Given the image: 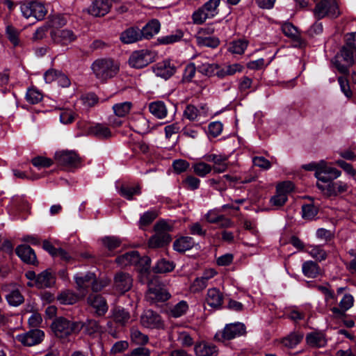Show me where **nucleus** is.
Returning a JSON list of instances; mask_svg holds the SVG:
<instances>
[{"label": "nucleus", "instance_id": "nucleus-14", "mask_svg": "<svg viewBox=\"0 0 356 356\" xmlns=\"http://www.w3.org/2000/svg\"><path fill=\"white\" fill-rule=\"evenodd\" d=\"M88 304L94 309L98 316H104L108 311V307L105 298L99 294H90L87 298Z\"/></svg>", "mask_w": 356, "mask_h": 356}, {"label": "nucleus", "instance_id": "nucleus-58", "mask_svg": "<svg viewBox=\"0 0 356 356\" xmlns=\"http://www.w3.org/2000/svg\"><path fill=\"white\" fill-rule=\"evenodd\" d=\"M31 163L38 168H48L53 164V161L47 157L37 156L31 160Z\"/></svg>", "mask_w": 356, "mask_h": 356}, {"label": "nucleus", "instance_id": "nucleus-46", "mask_svg": "<svg viewBox=\"0 0 356 356\" xmlns=\"http://www.w3.org/2000/svg\"><path fill=\"white\" fill-rule=\"evenodd\" d=\"M9 305L17 307L24 302V297L19 290H13L6 297Z\"/></svg>", "mask_w": 356, "mask_h": 356}, {"label": "nucleus", "instance_id": "nucleus-55", "mask_svg": "<svg viewBox=\"0 0 356 356\" xmlns=\"http://www.w3.org/2000/svg\"><path fill=\"white\" fill-rule=\"evenodd\" d=\"M248 46V42L244 40L234 41L229 47V51L233 54H241Z\"/></svg>", "mask_w": 356, "mask_h": 356}, {"label": "nucleus", "instance_id": "nucleus-42", "mask_svg": "<svg viewBox=\"0 0 356 356\" xmlns=\"http://www.w3.org/2000/svg\"><path fill=\"white\" fill-rule=\"evenodd\" d=\"M307 252L312 257L318 261L326 259L327 256L326 252L318 245H309Z\"/></svg>", "mask_w": 356, "mask_h": 356}, {"label": "nucleus", "instance_id": "nucleus-22", "mask_svg": "<svg viewBox=\"0 0 356 356\" xmlns=\"http://www.w3.org/2000/svg\"><path fill=\"white\" fill-rule=\"evenodd\" d=\"M110 8L108 0H95L89 8V13L95 17L104 16L108 13Z\"/></svg>", "mask_w": 356, "mask_h": 356}, {"label": "nucleus", "instance_id": "nucleus-61", "mask_svg": "<svg viewBox=\"0 0 356 356\" xmlns=\"http://www.w3.org/2000/svg\"><path fill=\"white\" fill-rule=\"evenodd\" d=\"M321 169L323 170L324 173L327 174L332 181L341 175V171L337 168L327 166L324 161H322Z\"/></svg>", "mask_w": 356, "mask_h": 356}, {"label": "nucleus", "instance_id": "nucleus-59", "mask_svg": "<svg viewBox=\"0 0 356 356\" xmlns=\"http://www.w3.org/2000/svg\"><path fill=\"white\" fill-rule=\"evenodd\" d=\"M200 115V111L193 105H188L184 111V116L190 121L195 120Z\"/></svg>", "mask_w": 356, "mask_h": 356}, {"label": "nucleus", "instance_id": "nucleus-62", "mask_svg": "<svg viewBox=\"0 0 356 356\" xmlns=\"http://www.w3.org/2000/svg\"><path fill=\"white\" fill-rule=\"evenodd\" d=\"M293 188V184L290 181H286L280 183L276 187V191L287 195V193L291 192Z\"/></svg>", "mask_w": 356, "mask_h": 356}, {"label": "nucleus", "instance_id": "nucleus-17", "mask_svg": "<svg viewBox=\"0 0 356 356\" xmlns=\"http://www.w3.org/2000/svg\"><path fill=\"white\" fill-rule=\"evenodd\" d=\"M81 330H83L84 334L92 336L102 331V326L97 321L88 318L84 322L77 321V333H79Z\"/></svg>", "mask_w": 356, "mask_h": 356}, {"label": "nucleus", "instance_id": "nucleus-35", "mask_svg": "<svg viewBox=\"0 0 356 356\" xmlns=\"http://www.w3.org/2000/svg\"><path fill=\"white\" fill-rule=\"evenodd\" d=\"M175 267V266L172 261L161 259L153 267V271L155 273H166L172 271Z\"/></svg>", "mask_w": 356, "mask_h": 356}, {"label": "nucleus", "instance_id": "nucleus-43", "mask_svg": "<svg viewBox=\"0 0 356 356\" xmlns=\"http://www.w3.org/2000/svg\"><path fill=\"white\" fill-rule=\"evenodd\" d=\"M114 321L122 326L125 325L130 319L129 313L123 308H116L113 311Z\"/></svg>", "mask_w": 356, "mask_h": 356}, {"label": "nucleus", "instance_id": "nucleus-53", "mask_svg": "<svg viewBox=\"0 0 356 356\" xmlns=\"http://www.w3.org/2000/svg\"><path fill=\"white\" fill-rule=\"evenodd\" d=\"M194 172L200 176V177H204L209 172H211L212 168L210 165L204 163V162H200L197 163H195L193 166Z\"/></svg>", "mask_w": 356, "mask_h": 356}, {"label": "nucleus", "instance_id": "nucleus-33", "mask_svg": "<svg viewBox=\"0 0 356 356\" xmlns=\"http://www.w3.org/2000/svg\"><path fill=\"white\" fill-rule=\"evenodd\" d=\"M303 334L299 332H293L284 337L281 343L288 348H293L297 346L303 339Z\"/></svg>", "mask_w": 356, "mask_h": 356}, {"label": "nucleus", "instance_id": "nucleus-52", "mask_svg": "<svg viewBox=\"0 0 356 356\" xmlns=\"http://www.w3.org/2000/svg\"><path fill=\"white\" fill-rule=\"evenodd\" d=\"M242 68V66L239 64L226 66L225 68L220 69V71H218V76L222 78L227 75H233L236 72H241Z\"/></svg>", "mask_w": 356, "mask_h": 356}, {"label": "nucleus", "instance_id": "nucleus-4", "mask_svg": "<svg viewBox=\"0 0 356 356\" xmlns=\"http://www.w3.org/2000/svg\"><path fill=\"white\" fill-rule=\"evenodd\" d=\"M220 0H209L195 10L192 15V19L195 24H202L207 19H212L218 13V6Z\"/></svg>", "mask_w": 356, "mask_h": 356}, {"label": "nucleus", "instance_id": "nucleus-57", "mask_svg": "<svg viewBox=\"0 0 356 356\" xmlns=\"http://www.w3.org/2000/svg\"><path fill=\"white\" fill-rule=\"evenodd\" d=\"M158 216L156 211H149L143 213L140 219L141 226H147L151 224Z\"/></svg>", "mask_w": 356, "mask_h": 356}, {"label": "nucleus", "instance_id": "nucleus-13", "mask_svg": "<svg viewBox=\"0 0 356 356\" xmlns=\"http://www.w3.org/2000/svg\"><path fill=\"white\" fill-rule=\"evenodd\" d=\"M316 186L327 196H337L347 191L348 188V184L341 181L337 182L331 181L327 184L316 183Z\"/></svg>", "mask_w": 356, "mask_h": 356}, {"label": "nucleus", "instance_id": "nucleus-63", "mask_svg": "<svg viewBox=\"0 0 356 356\" xmlns=\"http://www.w3.org/2000/svg\"><path fill=\"white\" fill-rule=\"evenodd\" d=\"M354 298L350 294H345L339 302V307L346 312L353 307Z\"/></svg>", "mask_w": 356, "mask_h": 356}, {"label": "nucleus", "instance_id": "nucleus-56", "mask_svg": "<svg viewBox=\"0 0 356 356\" xmlns=\"http://www.w3.org/2000/svg\"><path fill=\"white\" fill-rule=\"evenodd\" d=\"M283 33L291 38L296 39L298 37V31L296 26L291 23H285L282 26Z\"/></svg>", "mask_w": 356, "mask_h": 356}, {"label": "nucleus", "instance_id": "nucleus-15", "mask_svg": "<svg viewBox=\"0 0 356 356\" xmlns=\"http://www.w3.org/2000/svg\"><path fill=\"white\" fill-rule=\"evenodd\" d=\"M140 323L143 326L151 329L160 328L163 325L161 316L151 309L143 312L140 316Z\"/></svg>", "mask_w": 356, "mask_h": 356}, {"label": "nucleus", "instance_id": "nucleus-11", "mask_svg": "<svg viewBox=\"0 0 356 356\" xmlns=\"http://www.w3.org/2000/svg\"><path fill=\"white\" fill-rule=\"evenodd\" d=\"M133 286L132 277L127 273L118 272L113 280V287L120 293L129 291Z\"/></svg>", "mask_w": 356, "mask_h": 356}, {"label": "nucleus", "instance_id": "nucleus-48", "mask_svg": "<svg viewBox=\"0 0 356 356\" xmlns=\"http://www.w3.org/2000/svg\"><path fill=\"white\" fill-rule=\"evenodd\" d=\"M6 33L9 41L13 44V47L19 45V32L13 26H7Z\"/></svg>", "mask_w": 356, "mask_h": 356}, {"label": "nucleus", "instance_id": "nucleus-19", "mask_svg": "<svg viewBox=\"0 0 356 356\" xmlns=\"http://www.w3.org/2000/svg\"><path fill=\"white\" fill-rule=\"evenodd\" d=\"M17 255L25 263L34 264L37 258L34 250L28 245H19L15 249Z\"/></svg>", "mask_w": 356, "mask_h": 356}, {"label": "nucleus", "instance_id": "nucleus-40", "mask_svg": "<svg viewBox=\"0 0 356 356\" xmlns=\"http://www.w3.org/2000/svg\"><path fill=\"white\" fill-rule=\"evenodd\" d=\"M94 274L93 273L88 272L83 276L76 275L74 280L78 289H86L91 285V282L94 280Z\"/></svg>", "mask_w": 356, "mask_h": 356}, {"label": "nucleus", "instance_id": "nucleus-36", "mask_svg": "<svg viewBox=\"0 0 356 356\" xmlns=\"http://www.w3.org/2000/svg\"><path fill=\"white\" fill-rule=\"evenodd\" d=\"M120 193L124 198L131 200L134 195H140L141 193V187L139 184L122 186L120 189Z\"/></svg>", "mask_w": 356, "mask_h": 356}, {"label": "nucleus", "instance_id": "nucleus-47", "mask_svg": "<svg viewBox=\"0 0 356 356\" xmlns=\"http://www.w3.org/2000/svg\"><path fill=\"white\" fill-rule=\"evenodd\" d=\"M131 340L138 345H144L148 342L147 335L142 333L138 328L133 327L131 330Z\"/></svg>", "mask_w": 356, "mask_h": 356}, {"label": "nucleus", "instance_id": "nucleus-20", "mask_svg": "<svg viewBox=\"0 0 356 356\" xmlns=\"http://www.w3.org/2000/svg\"><path fill=\"white\" fill-rule=\"evenodd\" d=\"M88 135L104 140L110 138L112 136V133L107 125L97 123L89 127Z\"/></svg>", "mask_w": 356, "mask_h": 356}, {"label": "nucleus", "instance_id": "nucleus-49", "mask_svg": "<svg viewBox=\"0 0 356 356\" xmlns=\"http://www.w3.org/2000/svg\"><path fill=\"white\" fill-rule=\"evenodd\" d=\"M188 309L186 301L181 300L175 305L170 311V315L175 318H178L184 314Z\"/></svg>", "mask_w": 356, "mask_h": 356}, {"label": "nucleus", "instance_id": "nucleus-8", "mask_svg": "<svg viewBox=\"0 0 356 356\" xmlns=\"http://www.w3.org/2000/svg\"><path fill=\"white\" fill-rule=\"evenodd\" d=\"M245 332V327L243 323H235L225 325L222 331L215 334V339L224 342L225 341L232 340L236 337L243 335Z\"/></svg>", "mask_w": 356, "mask_h": 356}, {"label": "nucleus", "instance_id": "nucleus-64", "mask_svg": "<svg viewBox=\"0 0 356 356\" xmlns=\"http://www.w3.org/2000/svg\"><path fill=\"white\" fill-rule=\"evenodd\" d=\"M172 166L177 173L185 172L189 168V163L186 160L178 159L173 162Z\"/></svg>", "mask_w": 356, "mask_h": 356}, {"label": "nucleus", "instance_id": "nucleus-24", "mask_svg": "<svg viewBox=\"0 0 356 356\" xmlns=\"http://www.w3.org/2000/svg\"><path fill=\"white\" fill-rule=\"evenodd\" d=\"M223 301L222 293L216 288H212L208 290L206 298V302L211 307L219 308Z\"/></svg>", "mask_w": 356, "mask_h": 356}, {"label": "nucleus", "instance_id": "nucleus-10", "mask_svg": "<svg viewBox=\"0 0 356 356\" xmlns=\"http://www.w3.org/2000/svg\"><path fill=\"white\" fill-rule=\"evenodd\" d=\"M153 61L154 56L147 49L133 52L129 59V65L135 68L144 67Z\"/></svg>", "mask_w": 356, "mask_h": 356}, {"label": "nucleus", "instance_id": "nucleus-23", "mask_svg": "<svg viewBox=\"0 0 356 356\" xmlns=\"http://www.w3.org/2000/svg\"><path fill=\"white\" fill-rule=\"evenodd\" d=\"M175 67L174 65H171L168 61H164L162 63H159L154 67V72L156 75L165 79L172 76L175 73Z\"/></svg>", "mask_w": 356, "mask_h": 356}, {"label": "nucleus", "instance_id": "nucleus-54", "mask_svg": "<svg viewBox=\"0 0 356 356\" xmlns=\"http://www.w3.org/2000/svg\"><path fill=\"white\" fill-rule=\"evenodd\" d=\"M302 216L304 219L312 220L318 213V209L313 204H305L302 207Z\"/></svg>", "mask_w": 356, "mask_h": 356}, {"label": "nucleus", "instance_id": "nucleus-16", "mask_svg": "<svg viewBox=\"0 0 356 356\" xmlns=\"http://www.w3.org/2000/svg\"><path fill=\"white\" fill-rule=\"evenodd\" d=\"M50 36L54 42L63 45H67L76 39L73 31L69 29L51 30Z\"/></svg>", "mask_w": 356, "mask_h": 356}, {"label": "nucleus", "instance_id": "nucleus-51", "mask_svg": "<svg viewBox=\"0 0 356 356\" xmlns=\"http://www.w3.org/2000/svg\"><path fill=\"white\" fill-rule=\"evenodd\" d=\"M42 94L35 88H29L26 95V99L32 104H35L42 99Z\"/></svg>", "mask_w": 356, "mask_h": 356}, {"label": "nucleus", "instance_id": "nucleus-29", "mask_svg": "<svg viewBox=\"0 0 356 356\" xmlns=\"http://www.w3.org/2000/svg\"><path fill=\"white\" fill-rule=\"evenodd\" d=\"M303 274L310 278H315L321 274V268L318 264L313 261H307L302 264Z\"/></svg>", "mask_w": 356, "mask_h": 356}, {"label": "nucleus", "instance_id": "nucleus-7", "mask_svg": "<svg viewBox=\"0 0 356 356\" xmlns=\"http://www.w3.org/2000/svg\"><path fill=\"white\" fill-rule=\"evenodd\" d=\"M21 11L26 19L33 18L36 20H42L47 13L44 5L38 1H31L21 6Z\"/></svg>", "mask_w": 356, "mask_h": 356}, {"label": "nucleus", "instance_id": "nucleus-44", "mask_svg": "<svg viewBox=\"0 0 356 356\" xmlns=\"http://www.w3.org/2000/svg\"><path fill=\"white\" fill-rule=\"evenodd\" d=\"M184 33L181 30H177L175 33L161 37L158 39V42L162 44H170L177 42L183 38Z\"/></svg>", "mask_w": 356, "mask_h": 356}, {"label": "nucleus", "instance_id": "nucleus-27", "mask_svg": "<svg viewBox=\"0 0 356 356\" xmlns=\"http://www.w3.org/2000/svg\"><path fill=\"white\" fill-rule=\"evenodd\" d=\"M195 245V241L192 237L181 236L175 241L173 248L175 250L179 252H184L191 250Z\"/></svg>", "mask_w": 356, "mask_h": 356}, {"label": "nucleus", "instance_id": "nucleus-50", "mask_svg": "<svg viewBox=\"0 0 356 356\" xmlns=\"http://www.w3.org/2000/svg\"><path fill=\"white\" fill-rule=\"evenodd\" d=\"M58 300L60 303L64 305H72L77 300L76 296L70 291H65L61 292L58 296Z\"/></svg>", "mask_w": 356, "mask_h": 356}, {"label": "nucleus", "instance_id": "nucleus-45", "mask_svg": "<svg viewBox=\"0 0 356 356\" xmlns=\"http://www.w3.org/2000/svg\"><path fill=\"white\" fill-rule=\"evenodd\" d=\"M132 107V103L130 102H125L122 103L115 104L113 106L115 114L118 117H124L129 112Z\"/></svg>", "mask_w": 356, "mask_h": 356}, {"label": "nucleus", "instance_id": "nucleus-39", "mask_svg": "<svg viewBox=\"0 0 356 356\" xmlns=\"http://www.w3.org/2000/svg\"><path fill=\"white\" fill-rule=\"evenodd\" d=\"M197 44L200 47H207L211 48H216L220 44V40L218 38L211 36H196Z\"/></svg>", "mask_w": 356, "mask_h": 356}, {"label": "nucleus", "instance_id": "nucleus-18", "mask_svg": "<svg viewBox=\"0 0 356 356\" xmlns=\"http://www.w3.org/2000/svg\"><path fill=\"white\" fill-rule=\"evenodd\" d=\"M56 283V276L50 269H47L37 275L36 287L38 289L50 288Z\"/></svg>", "mask_w": 356, "mask_h": 356}, {"label": "nucleus", "instance_id": "nucleus-5", "mask_svg": "<svg viewBox=\"0 0 356 356\" xmlns=\"http://www.w3.org/2000/svg\"><path fill=\"white\" fill-rule=\"evenodd\" d=\"M147 286L148 290L145 295V299L149 303L165 302L170 298L169 292L157 279L148 280Z\"/></svg>", "mask_w": 356, "mask_h": 356}, {"label": "nucleus", "instance_id": "nucleus-38", "mask_svg": "<svg viewBox=\"0 0 356 356\" xmlns=\"http://www.w3.org/2000/svg\"><path fill=\"white\" fill-rule=\"evenodd\" d=\"M67 24V19L60 14H57L49 17L47 24L51 30H60V29Z\"/></svg>", "mask_w": 356, "mask_h": 356}, {"label": "nucleus", "instance_id": "nucleus-6", "mask_svg": "<svg viewBox=\"0 0 356 356\" xmlns=\"http://www.w3.org/2000/svg\"><path fill=\"white\" fill-rule=\"evenodd\" d=\"M77 321H71L64 317L56 318L51 323V330L59 339H66L76 332Z\"/></svg>", "mask_w": 356, "mask_h": 356}, {"label": "nucleus", "instance_id": "nucleus-2", "mask_svg": "<svg viewBox=\"0 0 356 356\" xmlns=\"http://www.w3.org/2000/svg\"><path fill=\"white\" fill-rule=\"evenodd\" d=\"M91 69L96 78L106 81L117 75L119 65L110 58H100L93 62Z\"/></svg>", "mask_w": 356, "mask_h": 356}, {"label": "nucleus", "instance_id": "nucleus-37", "mask_svg": "<svg viewBox=\"0 0 356 356\" xmlns=\"http://www.w3.org/2000/svg\"><path fill=\"white\" fill-rule=\"evenodd\" d=\"M197 70L199 72L208 76H218V71H220V67L216 63H205L198 65Z\"/></svg>", "mask_w": 356, "mask_h": 356}, {"label": "nucleus", "instance_id": "nucleus-41", "mask_svg": "<svg viewBox=\"0 0 356 356\" xmlns=\"http://www.w3.org/2000/svg\"><path fill=\"white\" fill-rule=\"evenodd\" d=\"M154 230L155 234L159 236L170 235V232L173 230V226L164 220H160L154 225Z\"/></svg>", "mask_w": 356, "mask_h": 356}, {"label": "nucleus", "instance_id": "nucleus-1", "mask_svg": "<svg viewBox=\"0 0 356 356\" xmlns=\"http://www.w3.org/2000/svg\"><path fill=\"white\" fill-rule=\"evenodd\" d=\"M355 58L356 32L348 33L344 36V44L334 58V64L340 73L347 74Z\"/></svg>", "mask_w": 356, "mask_h": 356}, {"label": "nucleus", "instance_id": "nucleus-31", "mask_svg": "<svg viewBox=\"0 0 356 356\" xmlns=\"http://www.w3.org/2000/svg\"><path fill=\"white\" fill-rule=\"evenodd\" d=\"M150 113L159 119L167 117L168 109L162 102H152L149 106Z\"/></svg>", "mask_w": 356, "mask_h": 356}, {"label": "nucleus", "instance_id": "nucleus-34", "mask_svg": "<svg viewBox=\"0 0 356 356\" xmlns=\"http://www.w3.org/2000/svg\"><path fill=\"white\" fill-rule=\"evenodd\" d=\"M100 241L102 246L110 252L119 248L122 243V239L115 236H106L102 238Z\"/></svg>", "mask_w": 356, "mask_h": 356}, {"label": "nucleus", "instance_id": "nucleus-3", "mask_svg": "<svg viewBox=\"0 0 356 356\" xmlns=\"http://www.w3.org/2000/svg\"><path fill=\"white\" fill-rule=\"evenodd\" d=\"M313 13L317 19L325 17L335 19L341 15L339 5L335 0L319 1L316 3Z\"/></svg>", "mask_w": 356, "mask_h": 356}, {"label": "nucleus", "instance_id": "nucleus-25", "mask_svg": "<svg viewBox=\"0 0 356 356\" xmlns=\"http://www.w3.org/2000/svg\"><path fill=\"white\" fill-rule=\"evenodd\" d=\"M307 343L313 348H321L326 345L327 341L322 332H313L306 337Z\"/></svg>", "mask_w": 356, "mask_h": 356}, {"label": "nucleus", "instance_id": "nucleus-12", "mask_svg": "<svg viewBox=\"0 0 356 356\" xmlns=\"http://www.w3.org/2000/svg\"><path fill=\"white\" fill-rule=\"evenodd\" d=\"M44 337V333L39 329H33L30 331L17 336L18 341L24 346H32L40 343Z\"/></svg>", "mask_w": 356, "mask_h": 356}, {"label": "nucleus", "instance_id": "nucleus-26", "mask_svg": "<svg viewBox=\"0 0 356 356\" xmlns=\"http://www.w3.org/2000/svg\"><path fill=\"white\" fill-rule=\"evenodd\" d=\"M195 352L197 356H216L218 349L213 344L202 342L195 345Z\"/></svg>", "mask_w": 356, "mask_h": 356}, {"label": "nucleus", "instance_id": "nucleus-30", "mask_svg": "<svg viewBox=\"0 0 356 356\" xmlns=\"http://www.w3.org/2000/svg\"><path fill=\"white\" fill-rule=\"evenodd\" d=\"M171 241V235L159 236L154 234L149 238L148 245L151 248H162L169 244Z\"/></svg>", "mask_w": 356, "mask_h": 356}, {"label": "nucleus", "instance_id": "nucleus-21", "mask_svg": "<svg viewBox=\"0 0 356 356\" xmlns=\"http://www.w3.org/2000/svg\"><path fill=\"white\" fill-rule=\"evenodd\" d=\"M140 30L137 27H129L120 34V41L124 44H131L142 38Z\"/></svg>", "mask_w": 356, "mask_h": 356}, {"label": "nucleus", "instance_id": "nucleus-60", "mask_svg": "<svg viewBox=\"0 0 356 356\" xmlns=\"http://www.w3.org/2000/svg\"><path fill=\"white\" fill-rule=\"evenodd\" d=\"M223 125L220 122H211L208 127L209 134L213 138L218 136L222 131Z\"/></svg>", "mask_w": 356, "mask_h": 356}, {"label": "nucleus", "instance_id": "nucleus-28", "mask_svg": "<svg viewBox=\"0 0 356 356\" xmlns=\"http://www.w3.org/2000/svg\"><path fill=\"white\" fill-rule=\"evenodd\" d=\"M115 262L121 266L137 264L139 262V254L136 251L127 252L115 259Z\"/></svg>", "mask_w": 356, "mask_h": 356}, {"label": "nucleus", "instance_id": "nucleus-32", "mask_svg": "<svg viewBox=\"0 0 356 356\" xmlns=\"http://www.w3.org/2000/svg\"><path fill=\"white\" fill-rule=\"evenodd\" d=\"M159 30V22L156 19H152L140 30V32L143 38L149 39L156 34Z\"/></svg>", "mask_w": 356, "mask_h": 356}, {"label": "nucleus", "instance_id": "nucleus-9", "mask_svg": "<svg viewBox=\"0 0 356 356\" xmlns=\"http://www.w3.org/2000/svg\"><path fill=\"white\" fill-rule=\"evenodd\" d=\"M54 159L58 165L69 168H78L81 161L79 156L72 150L58 151L56 152Z\"/></svg>", "mask_w": 356, "mask_h": 356}]
</instances>
